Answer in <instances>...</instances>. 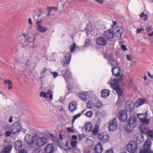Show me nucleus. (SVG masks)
Here are the masks:
<instances>
[{
  "instance_id": "nucleus-1",
  "label": "nucleus",
  "mask_w": 153,
  "mask_h": 153,
  "mask_svg": "<svg viewBox=\"0 0 153 153\" xmlns=\"http://www.w3.org/2000/svg\"><path fill=\"white\" fill-rule=\"evenodd\" d=\"M136 117H131L127 121V124L124 126L125 130L127 132H131L137 125Z\"/></svg>"
},
{
  "instance_id": "nucleus-2",
  "label": "nucleus",
  "mask_w": 153,
  "mask_h": 153,
  "mask_svg": "<svg viewBox=\"0 0 153 153\" xmlns=\"http://www.w3.org/2000/svg\"><path fill=\"white\" fill-rule=\"evenodd\" d=\"M127 150L129 152L131 153H140L138 150L137 143L134 141H131L126 146Z\"/></svg>"
},
{
  "instance_id": "nucleus-3",
  "label": "nucleus",
  "mask_w": 153,
  "mask_h": 153,
  "mask_svg": "<svg viewBox=\"0 0 153 153\" xmlns=\"http://www.w3.org/2000/svg\"><path fill=\"white\" fill-rule=\"evenodd\" d=\"M119 82L115 79L110 80L108 82V83L110 84L112 88L116 91L118 95L120 96L122 95L123 92L119 87Z\"/></svg>"
},
{
  "instance_id": "nucleus-4",
  "label": "nucleus",
  "mask_w": 153,
  "mask_h": 153,
  "mask_svg": "<svg viewBox=\"0 0 153 153\" xmlns=\"http://www.w3.org/2000/svg\"><path fill=\"white\" fill-rule=\"evenodd\" d=\"M120 68L118 67H114L112 68V74L116 77L114 79L118 82L121 81L123 78V74L120 73Z\"/></svg>"
},
{
  "instance_id": "nucleus-5",
  "label": "nucleus",
  "mask_w": 153,
  "mask_h": 153,
  "mask_svg": "<svg viewBox=\"0 0 153 153\" xmlns=\"http://www.w3.org/2000/svg\"><path fill=\"white\" fill-rule=\"evenodd\" d=\"M47 138L45 137H36L34 141L35 144L39 147L45 145L47 143Z\"/></svg>"
},
{
  "instance_id": "nucleus-6",
  "label": "nucleus",
  "mask_w": 153,
  "mask_h": 153,
  "mask_svg": "<svg viewBox=\"0 0 153 153\" xmlns=\"http://www.w3.org/2000/svg\"><path fill=\"white\" fill-rule=\"evenodd\" d=\"M151 142L150 139H148L145 142L143 148L144 150L143 151L140 149V153H153L152 151L150 150Z\"/></svg>"
},
{
  "instance_id": "nucleus-7",
  "label": "nucleus",
  "mask_w": 153,
  "mask_h": 153,
  "mask_svg": "<svg viewBox=\"0 0 153 153\" xmlns=\"http://www.w3.org/2000/svg\"><path fill=\"white\" fill-rule=\"evenodd\" d=\"M22 129L21 124L16 122L12 124L10 127V130L13 134H16L20 131Z\"/></svg>"
},
{
  "instance_id": "nucleus-8",
  "label": "nucleus",
  "mask_w": 153,
  "mask_h": 153,
  "mask_svg": "<svg viewBox=\"0 0 153 153\" xmlns=\"http://www.w3.org/2000/svg\"><path fill=\"white\" fill-rule=\"evenodd\" d=\"M53 92L51 90H48L47 92H45L42 91L39 93V95L40 97H42L45 99H48V98L50 100H53Z\"/></svg>"
},
{
  "instance_id": "nucleus-9",
  "label": "nucleus",
  "mask_w": 153,
  "mask_h": 153,
  "mask_svg": "<svg viewBox=\"0 0 153 153\" xmlns=\"http://www.w3.org/2000/svg\"><path fill=\"white\" fill-rule=\"evenodd\" d=\"M138 117L140 118V120L143 124L148 125L149 122V120L147 119L148 114L147 113L141 114L137 115Z\"/></svg>"
},
{
  "instance_id": "nucleus-10",
  "label": "nucleus",
  "mask_w": 153,
  "mask_h": 153,
  "mask_svg": "<svg viewBox=\"0 0 153 153\" xmlns=\"http://www.w3.org/2000/svg\"><path fill=\"white\" fill-rule=\"evenodd\" d=\"M108 129L111 131H113L116 130L117 126V120L114 118L110 120L108 123Z\"/></svg>"
},
{
  "instance_id": "nucleus-11",
  "label": "nucleus",
  "mask_w": 153,
  "mask_h": 153,
  "mask_svg": "<svg viewBox=\"0 0 153 153\" xmlns=\"http://www.w3.org/2000/svg\"><path fill=\"white\" fill-rule=\"evenodd\" d=\"M99 137L100 141L104 143L107 142L109 140V135L106 132H102L100 133Z\"/></svg>"
},
{
  "instance_id": "nucleus-12",
  "label": "nucleus",
  "mask_w": 153,
  "mask_h": 153,
  "mask_svg": "<svg viewBox=\"0 0 153 153\" xmlns=\"http://www.w3.org/2000/svg\"><path fill=\"white\" fill-rule=\"evenodd\" d=\"M127 110L126 109L121 110L119 113V117L121 122L126 121L127 118Z\"/></svg>"
},
{
  "instance_id": "nucleus-13",
  "label": "nucleus",
  "mask_w": 153,
  "mask_h": 153,
  "mask_svg": "<svg viewBox=\"0 0 153 153\" xmlns=\"http://www.w3.org/2000/svg\"><path fill=\"white\" fill-rule=\"evenodd\" d=\"M25 140L27 143L30 146L32 145L33 143L34 137L30 134H26L25 136Z\"/></svg>"
},
{
  "instance_id": "nucleus-14",
  "label": "nucleus",
  "mask_w": 153,
  "mask_h": 153,
  "mask_svg": "<svg viewBox=\"0 0 153 153\" xmlns=\"http://www.w3.org/2000/svg\"><path fill=\"white\" fill-rule=\"evenodd\" d=\"M107 40L103 37H99L96 39V43L100 45L104 46L107 44Z\"/></svg>"
},
{
  "instance_id": "nucleus-15",
  "label": "nucleus",
  "mask_w": 153,
  "mask_h": 153,
  "mask_svg": "<svg viewBox=\"0 0 153 153\" xmlns=\"http://www.w3.org/2000/svg\"><path fill=\"white\" fill-rule=\"evenodd\" d=\"M103 36L108 39L113 38L114 36L113 30L112 29H110L105 31L103 33Z\"/></svg>"
},
{
  "instance_id": "nucleus-16",
  "label": "nucleus",
  "mask_w": 153,
  "mask_h": 153,
  "mask_svg": "<svg viewBox=\"0 0 153 153\" xmlns=\"http://www.w3.org/2000/svg\"><path fill=\"white\" fill-rule=\"evenodd\" d=\"M123 32V29L121 27H117L114 29V35L117 37L120 38L121 37Z\"/></svg>"
},
{
  "instance_id": "nucleus-17",
  "label": "nucleus",
  "mask_w": 153,
  "mask_h": 153,
  "mask_svg": "<svg viewBox=\"0 0 153 153\" xmlns=\"http://www.w3.org/2000/svg\"><path fill=\"white\" fill-rule=\"evenodd\" d=\"M65 54L64 59L63 60L64 63L66 64H69L71 59V54L69 52H65Z\"/></svg>"
},
{
  "instance_id": "nucleus-18",
  "label": "nucleus",
  "mask_w": 153,
  "mask_h": 153,
  "mask_svg": "<svg viewBox=\"0 0 153 153\" xmlns=\"http://www.w3.org/2000/svg\"><path fill=\"white\" fill-rule=\"evenodd\" d=\"M23 35L25 37V40L27 41H25L23 44L22 45V47H26L27 46L29 45L30 43L31 42V41L30 40V38L29 36L27 34H23Z\"/></svg>"
},
{
  "instance_id": "nucleus-19",
  "label": "nucleus",
  "mask_w": 153,
  "mask_h": 153,
  "mask_svg": "<svg viewBox=\"0 0 153 153\" xmlns=\"http://www.w3.org/2000/svg\"><path fill=\"white\" fill-rule=\"evenodd\" d=\"M103 147L101 143L99 142L95 145L94 148V151L96 153H101L103 151Z\"/></svg>"
},
{
  "instance_id": "nucleus-20",
  "label": "nucleus",
  "mask_w": 153,
  "mask_h": 153,
  "mask_svg": "<svg viewBox=\"0 0 153 153\" xmlns=\"http://www.w3.org/2000/svg\"><path fill=\"white\" fill-rule=\"evenodd\" d=\"M54 147L52 144H49L45 147V150L47 153H51L53 152L54 151Z\"/></svg>"
},
{
  "instance_id": "nucleus-21",
  "label": "nucleus",
  "mask_w": 153,
  "mask_h": 153,
  "mask_svg": "<svg viewBox=\"0 0 153 153\" xmlns=\"http://www.w3.org/2000/svg\"><path fill=\"white\" fill-rule=\"evenodd\" d=\"M69 109L71 111H74L77 109V103L75 101H73L69 104Z\"/></svg>"
},
{
  "instance_id": "nucleus-22",
  "label": "nucleus",
  "mask_w": 153,
  "mask_h": 153,
  "mask_svg": "<svg viewBox=\"0 0 153 153\" xmlns=\"http://www.w3.org/2000/svg\"><path fill=\"white\" fill-rule=\"evenodd\" d=\"M101 93L102 97L105 98L109 95L110 91L108 90L104 89L102 90Z\"/></svg>"
},
{
  "instance_id": "nucleus-23",
  "label": "nucleus",
  "mask_w": 153,
  "mask_h": 153,
  "mask_svg": "<svg viewBox=\"0 0 153 153\" xmlns=\"http://www.w3.org/2000/svg\"><path fill=\"white\" fill-rule=\"evenodd\" d=\"M63 71H62V74L63 75L64 78L65 79L66 82L67 83H68L69 82L68 80V79L70 77V73L69 71V70L68 68H67L65 71V74H63L62 73Z\"/></svg>"
},
{
  "instance_id": "nucleus-24",
  "label": "nucleus",
  "mask_w": 153,
  "mask_h": 153,
  "mask_svg": "<svg viewBox=\"0 0 153 153\" xmlns=\"http://www.w3.org/2000/svg\"><path fill=\"white\" fill-rule=\"evenodd\" d=\"M36 29L42 33H45L48 30L47 27L42 25L36 27Z\"/></svg>"
},
{
  "instance_id": "nucleus-25",
  "label": "nucleus",
  "mask_w": 153,
  "mask_h": 153,
  "mask_svg": "<svg viewBox=\"0 0 153 153\" xmlns=\"http://www.w3.org/2000/svg\"><path fill=\"white\" fill-rule=\"evenodd\" d=\"M22 147V141L17 140L14 143V147L16 150H19Z\"/></svg>"
},
{
  "instance_id": "nucleus-26",
  "label": "nucleus",
  "mask_w": 153,
  "mask_h": 153,
  "mask_svg": "<svg viewBox=\"0 0 153 153\" xmlns=\"http://www.w3.org/2000/svg\"><path fill=\"white\" fill-rule=\"evenodd\" d=\"M84 128L86 131L87 132H89L91 131L92 129V125L90 122H87L85 124Z\"/></svg>"
},
{
  "instance_id": "nucleus-27",
  "label": "nucleus",
  "mask_w": 153,
  "mask_h": 153,
  "mask_svg": "<svg viewBox=\"0 0 153 153\" xmlns=\"http://www.w3.org/2000/svg\"><path fill=\"white\" fill-rule=\"evenodd\" d=\"M133 105L134 104L133 103L128 102L126 103L125 107L128 110H129L130 111H131L133 109Z\"/></svg>"
},
{
  "instance_id": "nucleus-28",
  "label": "nucleus",
  "mask_w": 153,
  "mask_h": 153,
  "mask_svg": "<svg viewBox=\"0 0 153 153\" xmlns=\"http://www.w3.org/2000/svg\"><path fill=\"white\" fill-rule=\"evenodd\" d=\"M148 129L149 128L147 126V125L146 124H142L140 126V129L141 131L144 134L147 132Z\"/></svg>"
},
{
  "instance_id": "nucleus-29",
  "label": "nucleus",
  "mask_w": 153,
  "mask_h": 153,
  "mask_svg": "<svg viewBox=\"0 0 153 153\" xmlns=\"http://www.w3.org/2000/svg\"><path fill=\"white\" fill-rule=\"evenodd\" d=\"M24 56H23L22 58L21 59V60L19 61V62H20L21 63L24 64L26 66H29L31 63L30 61L28 60L27 58L25 59L24 58Z\"/></svg>"
},
{
  "instance_id": "nucleus-30",
  "label": "nucleus",
  "mask_w": 153,
  "mask_h": 153,
  "mask_svg": "<svg viewBox=\"0 0 153 153\" xmlns=\"http://www.w3.org/2000/svg\"><path fill=\"white\" fill-rule=\"evenodd\" d=\"M87 107L88 109H91L96 107V103L93 100H90L87 103Z\"/></svg>"
},
{
  "instance_id": "nucleus-31",
  "label": "nucleus",
  "mask_w": 153,
  "mask_h": 153,
  "mask_svg": "<svg viewBox=\"0 0 153 153\" xmlns=\"http://www.w3.org/2000/svg\"><path fill=\"white\" fill-rule=\"evenodd\" d=\"M12 149L11 145H9L4 147L1 152L2 153H10Z\"/></svg>"
},
{
  "instance_id": "nucleus-32",
  "label": "nucleus",
  "mask_w": 153,
  "mask_h": 153,
  "mask_svg": "<svg viewBox=\"0 0 153 153\" xmlns=\"http://www.w3.org/2000/svg\"><path fill=\"white\" fill-rule=\"evenodd\" d=\"M146 102V100L144 98L142 99L139 98L137 101V103L138 106H140L145 103Z\"/></svg>"
},
{
  "instance_id": "nucleus-33",
  "label": "nucleus",
  "mask_w": 153,
  "mask_h": 153,
  "mask_svg": "<svg viewBox=\"0 0 153 153\" xmlns=\"http://www.w3.org/2000/svg\"><path fill=\"white\" fill-rule=\"evenodd\" d=\"M85 29L88 32H92L93 30L92 24L90 22L88 23Z\"/></svg>"
},
{
  "instance_id": "nucleus-34",
  "label": "nucleus",
  "mask_w": 153,
  "mask_h": 153,
  "mask_svg": "<svg viewBox=\"0 0 153 153\" xmlns=\"http://www.w3.org/2000/svg\"><path fill=\"white\" fill-rule=\"evenodd\" d=\"M4 82L5 84H7L8 85L7 88L8 90H10L12 89V82L10 79L4 80Z\"/></svg>"
},
{
  "instance_id": "nucleus-35",
  "label": "nucleus",
  "mask_w": 153,
  "mask_h": 153,
  "mask_svg": "<svg viewBox=\"0 0 153 153\" xmlns=\"http://www.w3.org/2000/svg\"><path fill=\"white\" fill-rule=\"evenodd\" d=\"M113 55L111 53H107L105 56V58L108 59V61L113 59Z\"/></svg>"
},
{
  "instance_id": "nucleus-36",
  "label": "nucleus",
  "mask_w": 153,
  "mask_h": 153,
  "mask_svg": "<svg viewBox=\"0 0 153 153\" xmlns=\"http://www.w3.org/2000/svg\"><path fill=\"white\" fill-rule=\"evenodd\" d=\"M103 106V105L102 102L100 100L97 101L96 104V107L97 108H102Z\"/></svg>"
},
{
  "instance_id": "nucleus-37",
  "label": "nucleus",
  "mask_w": 153,
  "mask_h": 153,
  "mask_svg": "<svg viewBox=\"0 0 153 153\" xmlns=\"http://www.w3.org/2000/svg\"><path fill=\"white\" fill-rule=\"evenodd\" d=\"M137 142L141 143L144 141V137L143 135H139L137 137Z\"/></svg>"
},
{
  "instance_id": "nucleus-38",
  "label": "nucleus",
  "mask_w": 153,
  "mask_h": 153,
  "mask_svg": "<svg viewBox=\"0 0 153 153\" xmlns=\"http://www.w3.org/2000/svg\"><path fill=\"white\" fill-rule=\"evenodd\" d=\"M79 97L83 100L85 101L87 100V96L84 93H80L79 95Z\"/></svg>"
},
{
  "instance_id": "nucleus-39",
  "label": "nucleus",
  "mask_w": 153,
  "mask_h": 153,
  "mask_svg": "<svg viewBox=\"0 0 153 153\" xmlns=\"http://www.w3.org/2000/svg\"><path fill=\"white\" fill-rule=\"evenodd\" d=\"M108 63L109 64L111 65L112 66L117 65V64L116 60L113 59L109 61H108Z\"/></svg>"
},
{
  "instance_id": "nucleus-40",
  "label": "nucleus",
  "mask_w": 153,
  "mask_h": 153,
  "mask_svg": "<svg viewBox=\"0 0 153 153\" xmlns=\"http://www.w3.org/2000/svg\"><path fill=\"white\" fill-rule=\"evenodd\" d=\"M140 17L141 18H143V20L145 21L148 19V16L147 14H144V12H143L140 15Z\"/></svg>"
},
{
  "instance_id": "nucleus-41",
  "label": "nucleus",
  "mask_w": 153,
  "mask_h": 153,
  "mask_svg": "<svg viewBox=\"0 0 153 153\" xmlns=\"http://www.w3.org/2000/svg\"><path fill=\"white\" fill-rule=\"evenodd\" d=\"M99 131V127L96 126L92 131V134L94 135H96L97 134Z\"/></svg>"
},
{
  "instance_id": "nucleus-42",
  "label": "nucleus",
  "mask_w": 153,
  "mask_h": 153,
  "mask_svg": "<svg viewBox=\"0 0 153 153\" xmlns=\"http://www.w3.org/2000/svg\"><path fill=\"white\" fill-rule=\"evenodd\" d=\"M91 41L89 39H87L85 40V45L84 47H88L91 45Z\"/></svg>"
},
{
  "instance_id": "nucleus-43",
  "label": "nucleus",
  "mask_w": 153,
  "mask_h": 153,
  "mask_svg": "<svg viewBox=\"0 0 153 153\" xmlns=\"http://www.w3.org/2000/svg\"><path fill=\"white\" fill-rule=\"evenodd\" d=\"M41 151V148L35 147L33 148L32 153H39Z\"/></svg>"
},
{
  "instance_id": "nucleus-44",
  "label": "nucleus",
  "mask_w": 153,
  "mask_h": 153,
  "mask_svg": "<svg viewBox=\"0 0 153 153\" xmlns=\"http://www.w3.org/2000/svg\"><path fill=\"white\" fill-rule=\"evenodd\" d=\"M76 47V45L75 43H73L71 45L70 50L71 53H73Z\"/></svg>"
},
{
  "instance_id": "nucleus-45",
  "label": "nucleus",
  "mask_w": 153,
  "mask_h": 153,
  "mask_svg": "<svg viewBox=\"0 0 153 153\" xmlns=\"http://www.w3.org/2000/svg\"><path fill=\"white\" fill-rule=\"evenodd\" d=\"M145 134H148L149 136L151 137H153V131L149 130V129L147 131V132H146Z\"/></svg>"
},
{
  "instance_id": "nucleus-46",
  "label": "nucleus",
  "mask_w": 153,
  "mask_h": 153,
  "mask_svg": "<svg viewBox=\"0 0 153 153\" xmlns=\"http://www.w3.org/2000/svg\"><path fill=\"white\" fill-rule=\"evenodd\" d=\"M81 116V114L80 113H78L74 116H73V118L72 121V123L73 124L74 123L76 119H77L79 117Z\"/></svg>"
},
{
  "instance_id": "nucleus-47",
  "label": "nucleus",
  "mask_w": 153,
  "mask_h": 153,
  "mask_svg": "<svg viewBox=\"0 0 153 153\" xmlns=\"http://www.w3.org/2000/svg\"><path fill=\"white\" fill-rule=\"evenodd\" d=\"M93 114V112L91 111H87L85 113V115L87 117H90L92 116Z\"/></svg>"
},
{
  "instance_id": "nucleus-48",
  "label": "nucleus",
  "mask_w": 153,
  "mask_h": 153,
  "mask_svg": "<svg viewBox=\"0 0 153 153\" xmlns=\"http://www.w3.org/2000/svg\"><path fill=\"white\" fill-rule=\"evenodd\" d=\"M77 141L76 140H74L71 141V145L72 147L73 148H75L76 147Z\"/></svg>"
},
{
  "instance_id": "nucleus-49",
  "label": "nucleus",
  "mask_w": 153,
  "mask_h": 153,
  "mask_svg": "<svg viewBox=\"0 0 153 153\" xmlns=\"http://www.w3.org/2000/svg\"><path fill=\"white\" fill-rule=\"evenodd\" d=\"M47 8L48 11L49 12H50L51 10H55V11H56L57 10V9L56 8V7H50L48 6Z\"/></svg>"
},
{
  "instance_id": "nucleus-50",
  "label": "nucleus",
  "mask_w": 153,
  "mask_h": 153,
  "mask_svg": "<svg viewBox=\"0 0 153 153\" xmlns=\"http://www.w3.org/2000/svg\"><path fill=\"white\" fill-rule=\"evenodd\" d=\"M51 72L53 75V78H55L58 76V73L56 72H52L51 71H50Z\"/></svg>"
},
{
  "instance_id": "nucleus-51",
  "label": "nucleus",
  "mask_w": 153,
  "mask_h": 153,
  "mask_svg": "<svg viewBox=\"0 0 153 153\" xmlns=\"http://www.w3.org/2000/svg\"><path fill=\"white\" fill-rule=\"evenodd\" d=\"M144 28L143 27H141L140 28H138L137 29V33H140L142 31H143Z\"/></svg>"
},
{
  "instance_id": "nucleus-52",
  "label": "nucleus",
  "mask_w": 153,
  "mask_h": 153,
  "mask_svg": "<svg viewBox=\"0 0 153 153\" xmlns=\"http://www.w3.org/2000/svg\"><path fill=\"white\" fill-rule=\"evenodd\" d=\"M73 125H72L71 127H67V129L68 130V131L70 132H73L74 131V130L73 129Z\"/></svg>"
},
{
  "instance_id": "nucleus-53",
  "label": "nucleus",
  "mask_w": 153,
  "mask_h": 153,
  "mask_svg": "<svg viewBox=\"0 0 153 153\" xmlns=\"http://www.w3.org/2000/svg\"><path fill=\"white\" fill-rule=\"evenodd\" d=\"M11 132L9 131H7L5 132V135L6 137H9L10 136L11 134Z\"/></svg>"
},
{
  "instance_id": "nucleus-54",
  "label": "nucleus",
  "mask_w": 153,
  "mask_h": 153,
  "mask_svg": "<svg viewBox=\"0 0 153 153\" xmlns=\"http://www.w3.org/2000/svg\"><path fill=\"white\" fill-rule=\"evenodd\" d=\"M42 22V20H40L39 21H37L36 22V24L37 26L36 27L39 26L40 25H42L41 23Z\"/></svg>"
},
{
  "instance_id": "nucleus-55",
  "label": "nucleus",
  "mask_w": 153,
  "mask_h": 153,
  "mask_svg": "<svg viewBox=\"0 0 153 153\" xmlns=\"http://www.w3.org/2000/svg\"><path fill=\"white\" fill-rule=\"evenodd\" d=\"M121 48L123 51H126L127 50L126 46L124 45H121Z\"/></svg>"
},
{
  "instance_id": "nucleus-56",
  "label": "nucleus",
  "mask_w": 153,
  "mask_h": 153,
  "mask_svg": "<svg viewBox=\"0 0 153 153\" xmlns=\"http://www.w3.org/2000/svg\"><path fill=\"white\" fill-rule=\"evenodd\" d=\"M126 59L128 61H131L132 59L130 55H126Z\"/></svg>"
},
{
  "instance_id": "nucleus-57",
  "label": "nucleus",
  "mask_w": 153,
  "mask_h": 153,
  "mask_svg": "<svg viewBox=\"0 0 153 153\" xmlns=\"http://www.w3.org/2000/svg\"><path fill=\"white\" fill-rule=\"evenodd\" d=\"M67 88L69 91H70L72 88V86L71 84H68L67 85Z\"/></svg>"
},
{
  "instance_id": "nucleus-58",
  "label": "nucleus",
  "mask_w": 153,
  "mask_h": 153,
  "mask_svg": "<svg viewBox=\"0 0 153 153\" xmlns=\"http://www.w3.org/2000/svg\"><path fill=\"white\" fill-rule=\"evenodd\" d=\"M13 118L12 115L10 116L9 117V119L8 120V121L10 123H11L13 122Z\"/></svg>"
},
{
  "instance_id": "nucleus-59",
  "label": "nucleus",
  "mask_w": 153,
  "mask_h": 153,
  "mask_svg": "<svg viewBox=\"0 0 153 153\" xmlns=\"http://www.w3.org/2000/svg\"><path fill=\"white\" fill-rule=\"evenodd\" d=\"M47 71V69L45 68H44L42 70V72H41V74L43 75V74Z\"/></svg>"
},
{
  "instance_id": "nucleus-60",
  "label": "nucleus",
  "mask_w": 153,
  "mask_h": 153,
  "mask_svg": "<svg viewBox=\"0 0 153 153\" xmlns=\"http://www.w3.org/2000/svg\"><path fill=\"white\" fill-rule=\"evenodd\" d=\"M152 29V27L151 26L148 27L147 29V32H149L151 31Z\"/></svg>"
},
{
  "instance_id": "nucleus-61",
  "label": "nucleus",
  "mask_w": 153,
  "mask_h": 153,
  "mask_svg": "<svg viewBox=\"0 0 153 153\" xmlns=\"http://www.w3.org/2000/svg\"><path fill=\"white\" fill-rule=\"evenodd\" d=\"M19 153H27V152L25 150L23 149L21 150Z\"/></svg>"
},
{
  "instance_id": "nucleus-62",
  "label": "nucleus",
  "mask_w": 153,
  "mask_h": 153,
  "mask_svg": "<svg viewBox=\"0 0 153 153\" xmlns=\"http://www.w3.org/2000/svg\"><path fill=\"white\" fill-rule=\"evenodd\" d=\"M148 75L149 76L150 78H153V75L152 74H151L149 72H148Z\"/></svg>"
},
{
  "instance_id": "nucleus-63",
  "label": "nucleus",
  "mask_w": 153,
  "mask_h": 153,
  "mask_svg": "<svg viewBox=\"0 0 153 153\" xmlns=\"http://www.w3.org/2000/svg\"><path fill=\"white\" fill-rule=\"evenodd\" d=\"M77 138V137L76 135H73L72 136V138L73 140H76Z\"/></svg>"
},
{
  "instance_id": "nucleus-64",
  "label": "nucleus",
  "mask_w": 153,
  "mask_h": 153,
  "mask_svg": "<svg viewBox=\"0 0 153 153\" xmlns=\"http://www.w3.org/2000/svg\"><path fill=\"white\" fill-rule=\"evenodd\" d=\"M105 153H114L113 150L112 149L108 150Z\"/></svg>"
}]
</instances>
